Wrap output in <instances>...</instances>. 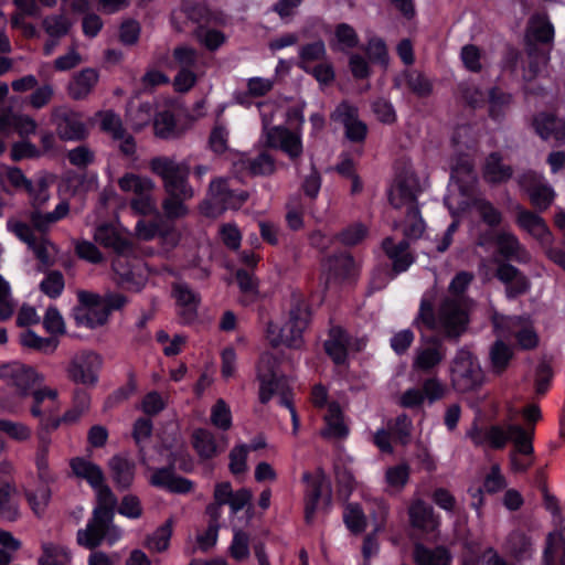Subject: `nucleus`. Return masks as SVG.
Segmentation results:
<instances>
[{"instance_id": "nucleus-1", "label": "nucleus", "mask_w": 565, "mask_h": 565, "mask_svg": "<svg viewBox=\"0 0 565 565\" xmlns=\"http://www.w3.org/2000/svg\"><path fill=\"white\" fill-rule=\"evenodd\" d=\"M151 171L160 177L163 182V190L167 196L161 203L166 218L158 217L154 221L137 222L135 231L137 236L143 241H151L156 236L163 238L174 233L172 221L183 218L189 214L185 201L194 198L195 191L189 183L191 166L188 160L181 162L172 157H154L150 160Z\"/></svg>"}, {"instance_id": "nucleus-2", "label": "nucleus", "mask_w": 565, "mask_h": 565, "mask_svg": "<svg viewBox=\"0 0 565 565\" xmlns=\"http://www.w3.org/2000/svg\"><path fill=\"white\" fill-rule=\"evenodd\" d=\"M494 244L497 245L498 254L502 257L501 260H495L494 277L504 285L507 299L515 300L530 291L531 280L511 262L521 265L529 264L532 259L531 253L520 242L518 236L509 231L498 232L494 237Z\"/></svg>"}, {"instance_id": "nucleus-3", "label": "nucleus", "mask_w": 565, "mask_h": 565, "mask_svg": "<svg viewBox=\"0 0 565 565\" xmlns=\"http://www.w3.org/2000/svg\"><path fill=\"white\" fill-rule=\"evenodd\" d=\"M93 489L96 491L97 504L86 527L78 530L76 533L77 544L90 551L100 546L104 540L113 545L122 534L121 529L114 524L117 505L116 495L105 481L100 487Z\"/></svg>"}, {"instance_id": "nucleus-4", "label": "nucleus", "mask_w": 565, "mask_h": 565, "mask_svg": "<svg viewBox=\"0 0 565 565\" xmlns=\"http://www.w3.org/2000/svg\"><path fill=\"white\" fill-rule=\"evenodd\" d=\"M468 322L469 318L465 308L457 299L449 297L440 302L437 315L431 300L423 298L418 315L414 320L417 328L424 326L430 331L440 330L446 339L455 342L465 333Z\"/></svg>"}, {"instance_id": "nucleus-5", "label": "nucleus", "mask_w": 565, "mask_h": 565, "mask_svg": "<svg viewBox=\"0 0 565 565\" xmlns=\"http://www.w3.org/2000/svg\"><path fill=\"white\" fill-rule=\"evenodd\" d=\"M279 360L271 353L265 352L260 355L257 365V379L259 381V402L268 403L274 394L280 396V404L289 405L288 380L278 375Z\"/></svg>"}, {"instance_id": "nucleus-6", "label": "nucleus", "mask_w": 565, "mask_h": 565, "mask_svg": "<svg viewBox=\"0 0 565 565\" xmlns=\"http://www.w3.org/2000/svg\"><path fill=\"white\" fill-rule=\"evenodd\" d=\"M310 310L306 301L300 297H292L289 319L279 329L276 337H270L274 348L286 345L289 349L299 350L303 345L302 333L309 323Z\"/></svg>"}, {"instance_id": "nucleus-7", "label": "nucleus", "mask_w": 565, "mask_h": 565, "mask_svg": "<svg viewBox=\"0 0 565 565\" xmlns=\"http://www.w3.org/2000/svg\"><path fill=\"white\" fill-rule=\"evenodd\" d=\"M450 381L454 390L459 393L472 392L482 385V369L469 350L462 348L456 352L450 366Z\"/></svg>"}, {"instance_id": "nucleus-8", "label": "nucleus", "mask_w": 565, "mask_h": 565, "mask_svg": "<svg viewBox=\"0 0 565 565\" xmlns=\"http://www.w3.org/2000/svg\"><path fill=\"white\" fill-rule=\"evenodd\" d=\"M30 414L38 420L36 429H58L61 402L58 392L47 386L31 392Z\"/></svg>"}, {"instance_id": "nucleus-9", "label": "nucleus", "mask_w": 565, "mask_h": 565, "mask_svg": "<svg viewBox=\"0 0 565 565\" xmlns=\"http://www.w3.org/2000/svg\"><path fill=\"white\" fill-rule=\"evenodd\" d=\"M263 131L265 135V145L268 148L280 149L291 160L297 159L302 153V141L298 132L291 131L285 126H270L267 116H263Z\"/></svg>"}, {"instance_id": "nucleus-10", "label": "nucleus", "mask_w": 565, "mask_h": 565, "mask_svg": "<svg viewBox=\"0 0 565 565\" xmlns=\"http://www.w3.org/2000/svg\"><path fill=\"white\" fill-rule=\"evenodd\" d=\"M103 360L93 351H81L73 355L66 369L67 377L85 386H95Z\"/></svg>"}, {"instance_id": "nucleus-11", "label": "nucleus", "mask_w": 565, "mask_h": 565, "mask_svg": "<svg viewBox=\"0 0 565 565\" xmlns=\"http://www.w3.org/2000/svg\"><path fill=\"white\" fill-rule=\"evenodd\" d=\"M52 122L58 138L64 141H82L89 135L82 115L65 107L55 108L52 111Z\"/></svg>"}, {"instance_id": "nucleus-12", "label": "nucleus", "mask_w": 565, "mask_h": 565, "mask_svg": "<svg viewBox=\"0 0 565 565\" xmlns=\"http://www.w3.org/2000/svg\"><path fill=\"white\" fill-rule=\"evenodd\" d=\"M423 342L415 350L412 367L416 371L430 373L446 358V348L439 337H423Z\"/></svg>"}, {"instance_id": "nucleus-13", "label": "nucleus", "mask_w": 565, "mask_h": 565, "mask_svg": "<svg viewBox=\"0 0 565 565\" xmlns=\"http://www.w3.org/2000/svg\"><path fill=\"white\" fill-rule=\"evenodd\" d=\"M420 192L419 181L414 173L405 172L396 178L391 189L388 200L394 209L413 207L418 205L417 196Z\"/></svg>"}, {"instance_id": "nucleus-14", "label": "nucleus", "mask_w": 565, "mask_h": 565, "mask_svg": "<svg viewBox=\"0 0 565 565\" xmlns=\"http://www.w3.org/2000/svg\"><path fill=\"white\" fill-rule=\"evenodd\" d=\"M211 203L221 210L239 209L248 199V192L230 188L226 179L217 178L209 186Z\"/></svg>"}, {"instance_id": "nucleus-15", "label": "nucleus", "mask_w": 565, "mask_h": 565, "mask_svg": "<svg viewBox=\"0 0 565 565\" xmlns=\"http://www.w3.org/2000/svg\"><path fill=\"white\" fill-rule=\"evenodd\" d=\"M334 120L344 127V135L351 142H363L367 135V126L359 119L358 108L347 102L341 103L332 115Z\"/></svg>"}, {"instance_id": "nucleus-16", "label": "nucleus", "mask_w": 565, "mask_h": 565, "mask_svg": "<svg viewBox=\"0 0 565 565\" xmlns=\"http://www.w3.org/2000/svg\"><path fill=\"white\" fill-rule=\"evenodd\" d=\"M519 211L516 224L520 228L532 235L542 246H550L554 243V237L546 222L539 214L516 206Z\"/></svg>"}, {"instance_id": "nucleus-17", "label": "nucleus", "mask_w": 565, "mask_h": 565, "mask_svg": "<svg viewBox=\"0 0 565 565\" xmlns=\"http://www.w3.org/2000/svg\"><path fill=\"white\" fill-rule=\"evenodd\" d=\"M382 249L392 262L391 271L395 276L406 271L415 263V256L409 252L407 239L395 243L392 237H385L382 241Z\"/></svg>"}, {"instance_id": "nucleus-18", "label": "nucleus", "mask_w": 565, "mask_h": 565, "mask_svg": "<svg viewBox=\"0 0 565 565\" xmlns=\"http://www.w3.org/2000/svg\"><path fill=\"white\" fill-rule=\"evenodd\" d=\"M108 469L113 482L118 490H128L136 476V463L127 455H114L108 460Z\"/></svg>"}, {"instance_id": "nucleus-19", "label": "nucleus", "mask_w": 565, "mask_h": 565, "mask_svg": "<svg viewBox=\"0 0 565 565\" xmlns=\"http://www.w3.org/2000/svg\"><path fill=\"white\" fill-rule=\"evenodd\" d=\"M150 483L178 494L190 493L194 488V483L190 479L177 476L172 468L157 469L151 476Z\"/></svg>"}, {"instance_id": "nucleus-20", "label": "nucleus", "mask_w": 565, "mask_h": 565, "mask_svg": "<svg viewBox=\"0 0 565 565\" xmlns=\"http://www.w3.org/2000/svg\"><path fill=\"white\" fill-rule=\"evenodd\" d=\"M535 132L543 139L565 141V121L548 113H540L533 118Z\"/></svg>"}, {"instance_id": "nucleus-21", "label": "nucleus", "mask_w": 565, "mask_h": 565, "mask_svg": "<svg viewBox=\"0 0 565 565\" xmlns=\"http://www.w3.org/2000/svg\"><path fill=\"white\" fill-rule=\"evenodd\" d=\"M94 239L105 248L113 249L118 255H125L132 250L131 242L120 235L118 231L109 224L98 226L94 234Z\"/></svg>"}, {"instance_id": "nucleus-22", "label": "nucleus", "mask_w": 565, "mask_h": 565, "mask_svg": "<svg viewBox=\"0 0 565 565\" xmlns=\"http://www.w3.org/2000/svg\"><path fill=\"white\" fill-rule=\"evenodd\" d=\"M349 334L341 327H332L329 337L324 341V351L337 365H342L348 360Z\"/></svg>"}, {"instance_id": "nucleus-23", "label": "nucleus", "mask_w": 565, "mask_h": 565, "mask_svg": "<svg viewBox=\"0 0 565 565\" xmlns=\"http://www.w3.org/2000/svg\"><path fill=\"white\" fill-rule=\"evenodd\" d=\"M513 175V168L503 163L500 152L493 151L486 158L482 177L490 184H501L509 181Z\"/></svg>"}, {"instance_id": "nucleus-24", "label": "nucleus", "mask_w": 565, "mask_h": 565, "mask_svg": "<svg viewBox=\"0 0 565 565\" xmlns=\"http://www.w3.org/2000/svg\"><path fill=\"white\" fill-rule=\"evenodd\" d=\"M7 375L11 379L12 384L19 390L22 396H31L34 385L43 382V377L32 366L23 364L9 366L7 369Z\"/></svg>"}, {"instance_id": "nucleus-25", "label": "nucleus", "mask_w": 565, "mask_h": 565, "mask_svg": "<svg viewBox=\"0 0 565 565\" xmlns=\"http://www.w3.org/2000/svg\"><path fill=\"white\" fill-rule=\"evenodd\" d=\"M173 294L179 306L182 307L180 312L184 322H192L198 316V307L200 305V296L185 282H178L173 286Z\"/></svg>"}, {"instance_id": "nucleus-26", "label": "nucleus", "mask_w": 565, "mask_h": 565, "mask_svg": "<svg viewBox=\"0 0 565 565\" xmlns=\"http://www.w3.org/2000/svg\"><path fill=\"white\" fill-rule=\"evenodd\" d=\"M98 78V72L92 67L76 73L67 87L70 97L74 100L86 98L96 86Z\"/></svg>"}, {"instance_id": "nucleus-27", "label": "nucleus", "mask_w": 565, "mask_h": 565, "mask_svg": "<svg viewBox=\"0 0 565 565\" xmlns=\"http://www.w3.org/2000/svg\"><path fill=\"white\" fill-rule=\"evenodd\" d=\"M326 427L321 430L324 438L344 439L349 435V427L344 423L342 409L337 402L328 405L324 415Z\"/></svg>"}, {"instance_id": "nucleus-28", "label": "nucleus", "mask_w": 565, "mask_h": 565, "mask_svg": "<svg viewBox=\"0 0 565 565\" xmlns=\"http://www.w3.org/2000/svg\"><path fill=\"white\" fill-rule=\"evenodd\" d=\"M408 513L412 526L425 533L434 532L439 525L438 519L434 515L433 508L422 500L414 502L409 507Z\"/></svg>"}, {"instance_id": "nucleus-29", "label": "nucleus", "mask_w": 565, "mask_h": 565, "mask_svg": "<svg viewBox=\"0 0 565 565\" xmlns=\"http://www.w3.org/2000/svg\"><path fill=\"white\" fill-rule=\"evenodd\" d=\"M71 468L74 475L87 481L92 488L100 487L105 481V473L103 469L82 457H76L71 460Z\"/></svg>"}, {"instance_id": "nucleus-30", "label": "nucleus", "mask_w": 565, "mask_h": 565, "mask_svg": "<svg viewBox=\"0 0 565 565\" xmlns=\"http://www.w3.org/2000/svg\"><path fill=\"white\" fill-rule=\"evenodd\" d=\"M413 555L416 565H448L451 561V555L445 546L429 548L416 543Z\"/></svg>"}, {"instance_id": "nucleus-31", "label": "nucleus", "mask_w": 565, "mask_h": 565, "mask_svg": "<svg viewBox=\"0 0 565 565\" xmlns=\"http://www.w3.org/2000/svg\"><path fill=\"white\" fill-rule=\"evenodd\" d=\"M54 430H45V429H35L38 447H36V456L35 463L39 471V477L44 482H47L51 477L49 473V452L50 446L52 444L51 434Z\"/></svg>"}, {"instance_id": "nucleus-32", "label": "nucleus", "mask_w": 565, "mask_h": 565, "mask_svg": "<svg viewBox=\"0 0 565 565\" xmlns=\"http://www.w3.org/2000/svg\"><path fill=\"white\" fill-rule=\"evenodd\" d=\"M514 355L513 348L502 340L494 341L489 350L491 371L494 374H502L508 367Z\"/></svg>"}, {"instance_id": "nucleus-33", "label": "nucleus", "mask_w": 565, "mask_h": 565, "mask_svg": "<svg viewBox=\"0 0 565 565\" xmlns=\"http://www.w3.org/2000/svg\"><path fill=\"white\" fill-rule=\"evenodd\" d=\"M327 56L326 44L322 40H317L311 43L303 44L299 47L297 66L305 71L310 72V64L315 62H322Z\"/></svg>"}, {"instance_id": "nucleus-34", "label": "nucleus", "mask_w": 565, "mask_h": 565, "mask_svg": "<svg viewBox=\"0 0 565 565\" xmlns=\"http://www.w3.org/2000/svg\"><path fill=\"white\" fill-rule=\"evenodd\" d=\"M302 479L309 482L305 499V520L311 523L322 494L323 478H312L309 472H306Z\"/></svg>"}, {"instance_id": "nucleus-35", "label": "nucleus", "mask_w": 565, "mask_h": 565, "mask_svg": "<svg viewBox=\"0 0 565 565\" xmlns=\"http://www.w3.org/2000/svg\"><path fill=\"white\" fill-rule=\"evenodd\" d=\"M111 267L115 274V280L119 287L135 291L141 289V282L137 279L127 259L117 257L113 260Z\"/></svg>"}, {"instance_id": "nucleus-36", "label": "nucleus", "mask_w": 565, "mask_h": 565, "mask_svg": "<svg viewBox=\"0 0 565 565\" xmlns=\"http://www.w3.org/2000/svg\"><path fill=\"white\" fill-rule=\"evenodd\" d=\"M533 427L524 428L516 424H509V436H511L509 441L513 443V452L515 454L524 456H531L533 454Z\"/></svg>"}, {"instance_id": "nucleus-37", "label": "nucleus", "mask_w": 565, "mask_h": 565, "mask_svg": "<svg viewBox=\"0 0 565 565\" xmlns=\"http://www.w3.org/2000/svg\"><path fill=\"white\" fill-rule=\"evenodd\" d=\"M402 77L407 88L417 97L426 98L431 95L433 83L423 72L415 68L405 70Z\"/></svg>"}, {"instance_id": "nucleus-38", "label": "nucleus", "mask_w": 565, "mask_h": 565, "mask_svg": "<svg viewBox=\"0 0 565 565\" xmlns=\"http://www.w3.org/2000/svg\"><path fill=\"white\" fill-rule=\"evenodd\" d=\"M71 552L67 547L46 542L42 544V554L39 557V565H68Z\"/></svg>"}, {"instance_id": "nucleus-39", "label": "nucleus", "mask_w": 565, "mask_h": 565, "mask_svg": "<svg viewBox=\"0 0 565 565\" xmlns=\"http://www.w3.org/2000/svg\"><path fill=\"white\" fill-rule=\"evenodd\" d=\"M425 227L426 225L422 217L419 206L414 205L413 207L406 209V216L403 222V239L409 242L420 238L425 232Z\"/></svg>"}, {"instance_id": "nucleus-40", "label": "nucleus", "mask_w": 565, "mask_h": 565, "mask_svg": "<svg viewBox=\"0 0 565 565\" xmlns=\"http://www.w3.org/2000/svg\"><path fill=\"white\" fill-rule=\"evenodd\" d=\"M77 327L95 329L107 322V311L97 308L75 307L72 313Z\"/></svg>"}, {"instance_id": "nucleus-41", "label": "nucleus", "mask_w": 565, "mask_h": 565, "mask_svg": "<svg viewBox=\"0 0 565 565\" xmlns=\"http://www.w3.org/2000/svg\"><path fill=\"white\" fill-rule=\"evenodd\" d=\"M192 444L202 459H211L217 454L215 437L207 429H195L192 435Z\"/></svg>"}, {"instance_id": "nucleus-42", "label": "nucleus", "mask_w": 565, "mask_h": 565, "mask_svg": "<svg viewBox=\"0 0 565 565\" xmlns=\"http://www.w3.org/2000/svg\"><path fill=\"white\" fill-rule=\"evenodd\" d=\"M326 266L328 267L331 276L344 279L353 274L355 262L351 254L340 253L328 257Z\"/></svg>"}, {"instance_id": "nucleus-43", "label": "nucleus", "mask_w": 565, "mask_h": 565, "mask_svg": "<svg viewBox=\"0 0 565 565\" xmlns=\"http://www.w3.org/2000/svg\"><path fill=\"white\" fill-rule=\"evenodd\" d=\"M472 207L478 213L481 221L489 227H498L503 220V215L493 203L484 198H475L472 200Z\"/></svg>"}, {"instance_id": "nucleus-44", "label": "nucleus", "mask_w": 565, "mask_h": 565, "mask_svg": "<svg viewBox=\"0 0 565 565\" xmlns=\"http://www.w3.org/2000/svg\"><path fill=\"white\" fill-rule=\"evenodd\" d=\"M508 551L518 559L526 558L532 551V541L521 530L512 531L507 537Z\"/></svg>"}, {"instance_id": "nucleus-45", "label": "nucleus", "mask_w": 565, "mask_h": 565, "mask_svg": "<svg viewBox=\"0 0 565 565\" xmlns=\"http://www.w3.org/2000/svg\"><path fill=\"white\" fill-rule=\"evenodd\" d=\"M15 492V487L4 478L0 477V516L14 521L18 518V509L11 502V495Z\"/></svg>"}, {"instance_id": "nucleus-46", "label": "nucleus", "mask_w": 565, "mask_h": 565, "mask_svg": "<svg viewBox=\"0 0 565 565\" xmlns=\"http://www.w3.org/2000/svg\"><path fill=\"white\" fill-rule=\"evenodd\" d=\"M172 535V520L168 519L152 534L148 535L145 546L154 552H163L169 547Z\"/></svg>"}, {"instance_id": "nucleus-47", "label": "nucleus", "mask_w": 565, "mask_h": 565, "mask_svg": "<svg viewBox=\"0 0 565 565\" xmlns=\"http://www.w3.org/2000/svg\"><path fill=\"white\" fill-rule=\"evenodd\" d=\"M244 163L253 175H270L276 170L275 159L265 151L247 159Z\"/></svg>"}, {"instance_id": "nucleus-48", "label": "nucleus", "mask_w": 565, "mask_h": 565, "mask_svg": "<svg viewBox=\"0 0 565 565\" xmlns=\"http://www.w3.org/2000/svg\"><path fill=\"white\" fill-rule=\"evenodd\" d=\"M119 188L125 192H134L135 194H142L151 192L154 188L152 180L141 178L134 173H126L118 181Z\"/></svg>"}, {"instance_id": "nucleus-49", "label": "nucleus", "mask_w": 565, "mask_h": 565, "mask_svg": "<svg viewBox=\"0 0 565 565\" xmlns=\"http://www.w3.org/2000/svg\"><path fill=\"white\" fill-rule=\"evenodd\" d=\"M73 23L68 18L63 14H53L47 15L42 21V26L44 31L50 35V38L60 39L65 36Z\"/></svg>"}, {"instance_id": "nucleus-50", "label": "nucleus", "mask_w": 565, "mask_h": 565, "mask_svg": "<svg viewBox=\"0 0 565 565\" xmlns=\"http://www.w3.org/2000/svg\"><path fill=\"white\" fill-rule=\"evenodd\" d=\"M20 341L23 347L39 350L45 353L53 352L58 344L56 339L39 337L34 331L30 329L21 333Z\"/></svg>"}, {"instance_id": "nucleus-51", "label": "nucleus", "mask_w": 565, "mask_h": 565, "mask_svg": "<svg viewBox=\"0 0 565 565\" xmlns=\"http://www.w3.org/2000/svg\"><path fill=\"white\" fill-rule=\"evenodd\" d=\"M343 521L353 534L362 533L366 527V518L362 508L356 503H349L343 513Z\"/></svg>"}, {"instance_id": "nucleus-52", "label": "nucleus", "mask_w": 565, "mask_h": 565, "mask_svg": "<svg viewBox=\"0 0 565 565\" xmlns=\"http://www.w3.org/2000/svg\"><path fill=\"white\" fill-rule=\"evenodd\" d=\"M64 287V276L60 270H50L40 284V290L52 299L60 297Z\"/></svg>"}, {"instance_id": "nucleus-53", "label": "nucleus", "mask_w": 565, "mask_h": 565, "mask_svg": "<svg viewBox=\"0 0 565 565\" xmlns=\"http://www.w3.org/2000/svg\"><path fill=\"white\" fill-rule=\"evenodd\" d=\"M25 497L33 512L40 516L50 502L51 490L46 483H43L34 491H25Z\"/></svg>"}, {"instance_id": "nucleus-54", "label": "nucleus", "mask_w": 565, "mask_h": 565, "mask_svg": "<svg viewBox=\"0 0 565 565\" xmlns=\"http://www.w3.org/2000/svg\"><path fill=\"white\" fill-rule=\"evenodd\" d=\"M154 131L156 135L163 139H169L175 136L177 122L174 115L170 110H163L154 117Z\"/></svg>"}, {"instance_id": "nucleus-55", "label": "nucleus", "mask_w": 565, "mask_h": 565, "mask_svg": "<svg viewBox=\"0 0 565 565\" xmlns=\"http://www.w3.org/2000/svg\"><path fill=\"white\" fill-rule=\"evenodd\" d=\"M459 97L471 108H478L484 103L482 90L472 82H461L457 87Z\"/></svg>"}, {"instance_id": "nucleus-56", "label": "nucleus", "mask_w": 565, "mask_h": 565, "mask_svg": "<svg viewBox=\"0 0 565 565\" xmlns=\"http://www.w3.org/2000/svg\"><path fill=\"white\" fill-rule=\"evenodd\" d=\"M527 38L532 39L535 43H552L554 39V28L548 20L539 17L533 21L531 33Z\"/></svg>"}, {"instance_id": "nucleus-57", "label": "nucleus", "mask_w": 565, "mask_h": 565, "mask_svg": "<svg viewBox=\"0 0 565 565\" xmlns=\"http://www.w3.org/2000/svg\"><path fill=\"white\" fill-rule=\"evenodd\" d=\"M334 35L338 42V50L345 52L358 46L359 35L356 31L348 23H339L335 26Z\"/></svg>"}, {"instance_id": "nucleus-58", "label": "nucleus", "mask_w": 565, "mask_h": 565, "mask_svg": "<svg viewBox=\"0 0 565 565\" xmlns=\"http://www.w3.org/2000/svg\"><path fill=\"white\" fill-rule=\"evenodd\" d=\"M235 279L239 290L247 298L245 302L254 301L258 295V282L254 275L246 269H237L235 273Z\"/></svg>"}, {"instance_id": "nucleus-59", "label": "nucleus", "mask_w": 565, "mask_h": 565, "mask_svg": "<svg viewBox=\"0 0 565 565\" xmlns=\"http://www.w3.org/2000/svg\"><path fill=\"white\" fill-rule=\"evenodd\" d=\"M527 195L536 210L545 211L551 206L555 194L553 189L544 181Z\"/></svg>"}, {"instance_id": "nucleus-60", "label": "nucleus", "mask_w": 565, "mask_h": 565, "mask_svg": "<svg viewBox=\"0 0 565 565\" xmlns=\"http://www.w3.org/2000/svg\"><path fill=\"white\" fill-rule=\"evenodd\" d=\"M365 53L372 63L386 67L388 64V53L385 42L380 38L369 40Z\"/></svg>"}, {"instance_id": "nucleus-61", "label": "nucleus", "mask_w": 565, "mask_h": 565, "mask_svg": "<svg viewBox=\"0 0 565 565\" xmlns=\"http://www.w3.org/2000/svg\"><path fill=\"white\" fill-rule=\"evenodd\" d=\"M0 431L17 441H25L30 439L32 435V430L28 425L9 419H0Z\"/></svg>"}, {"instance_id": "nucleus-62", "label": "nucleus", "mask_w": 565, "mask_h": 565, "mask_svg": "<svg viewBox=\"0 0 565 565\" xmlns=\"http://www.w3.org/2000/svg\"><path fill=\"white\" fill-rule=\"evenodd\" d=\"M211 422L222 430H227L232 426V415L230 407L223 399H217L211 412Z\"/></svg>"}, {"instance_id": "nucleus-63", "label": "nucleus", "mask_w": 565, "mask_h": 565, "mask_svg": "<svg viewBox=\"0 0 565 565\" xmlns=\"http://www.w3.org/2000/svg\"><path fill=\"white\" fill-rule=\"evenodd\" d=\"M371 107L372 111L381 122L391 125L396 121V111L388 99L379 97L372 102Z\"/></svg>"}, {"instance_id": "nucleus-64", "label": "nucleus", "mask_w": 565, "mask_h": 565, "mask_svg": "<svg viewBox=\"0 0 565 565\" xmlns=\"http://www.w3.org/2000/svg\"><path fill=\"white\" fill-rule=\"evenodd\" d=\"M100 129L109 134L113 139H122L126 129L122 126L120 117L114 111H106L100 120Z\"/></svg>"}]
</instances>
